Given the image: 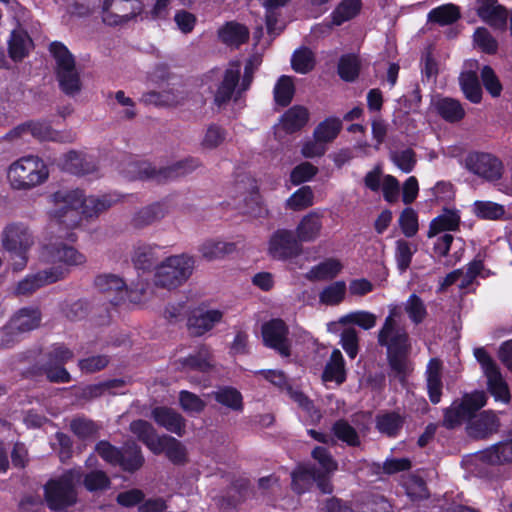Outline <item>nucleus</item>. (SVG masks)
<instances>
[{"label":"nucleus","instance_id":"1","mask_svg":"<svg viewBox=\"0 0 512 512\" xmlns=\"http://www.w3.org/2000/svg\"><path fill=\"white\" fill-rule=\"evenodd\" d=\"M55 207L51 211V228L54 225L73 229L80 223L79 209L86 217H94L105 212L121 200L118 193L85 197L81 190L58 191L53 195Z\"/></svg>","mask_w":512,"mask_h":512},{"label":"nucleus","instance_id":"2","mask_svg":"<svg viewBox=\"0 0 512 512\" xmlns=\"http://www.w3.org/2000/svg\"><path fill=\"white\" fill-rule=\"evenodd\" d=\"M487 401L483 391H475L463 396L461 402H454L445 412L443 425L449 429L456 427L465 420H469L467 433L474 439H484L496 432L499 426L498 418L492 411H484L479 415L474 414L480 410Z\"/></svg>","mask_w":512,"mask_h":512},{"label":"nucleus","instance_id":"3","mask_svg":"<svg viewBox=\"0 0 512 512\" xmlns=\"http://www.w3.org/2000/svg\"><path fill=\"white\" fill-rule=\"evenodd\" d=\"M378 343L386 347L389 366L398 376H404L409 371L408 355L411 349L409 335L406 329L398 323L385 319L378 332Z\"/></svg>","mask_w":512,"mask_h":512},{"label":"nucleus","instance_id":"4","mask_svg":"<svg viewBox=\"0 0 512 512\" xmlns=\"http://www.w3.org/2000/svg\"><path fill=\"white\" fill-rule=\"evenodd\" d=\"M49 51L55 60V74L61 91L68 96L79 94L82 81L73 54L58 41L50 44Z\"/></svg>","mask_w":512,"mask_h":512},{"label":"nucleus","instance_id":"5","mask_svg":"<svg viewBox=\"0 0 512 512\" xmlns=\"http://www.w3.org/2000/svg\"><path fill=\"white\" fill-rule=\"evenodd\" d=\"M81 479L77 470H69L61 477L50 480L44 487L47 506L57 512H65L76 503L75 484Z\"/></svg>","mask_w":512,"mask_h":512},{"label":"nucleus","instance_id":"6","mask_svg":"<svg viewBox=\"0 0 512 512\" xmlns=\"http://www.w3.org/2000/svg\"><path fill=\"white\" fill-rule=\"evenodd\" d=\"M35 243L31 229L22 222L8 223L1 232V244L4 250L18 257L14 262V270H22L28 260L27 253Z\"/></svg>","mask_w":512,"mask_h":512},{"label":"nucleus","instance_id":"7","mask_svg":"<svg viewBox=\"0 0 512 512\" xmlns=\"http://www.w3.org/2000/svg\"><path fill=\"white\" fill-rule=\"evenodd\" d=\"M194 264V259L184 254L166 258L156 268L155 285L166 289L181 286L192 275Z\"/></svg>","mask_w":512,"mask_h":512},{"label":"nucleus","instance_id":"8","mask_svg":"<svg viewBox=\"0 0 512 512\" xmlns=\"http://www.w3.org/2000/svg\"><path fill=\"white\" fill-rule=\"evenodd\" d=\"M48 177L45 163L38 157L26 156L14 162L8 171V179L15 189H30L43 183Z\"/></svg>","mask_w":512,"mask_h":512},{"label":"nucleus","instance_id":"9","mask_svg":"<svg viewBox=\"0 0 512 512\" xmlns=\"http://www.w3.org/2000/svg\"><path fill=\"white\" fill-rule=\"evenodd\" d=\"M41 313L38 308L25 307L18 310L1 329V346H12L24 333L40 325Z\"/></svg>","mask_w":512,"mask_h":512},{"label":"nucleus","instance_id":"10","mask_svg":"<svg viewBox=\"0 0 512 512\" xmlns=\"http://www.w3.org/2000/svg\"><path fill=\"white\" fill-rule=\"evenodd\" d=\"M241 63L240 61H231L224 74L221 83L219 84L215 93L214 101L218 106L228 103L236 88V93L240 95L242 92L247 91L253 81V73L244 71V75L240 82Z\"/></svg>","mask_w":512,"mask_h":512},{"label":"nucleus","instance_id":"11","mask_svg":"<svg viewBox=\"0 0 512 512\" xmlns=\"http://www.w3.org/2000/svg\"><path fill=\"white\" fill-rule=\"evenodd\" d=\"M464 166L469 172L490 183L499 181L504 172L502 161L485 152L469 153L464 159Z\"/></svg>","mask_w":512,"mask_h":512},{"label":"nucleus","instance_id":"12","mask_svg":"<svg viewBox=\"0 0 512 512\" xmlns=\"http://www.w3.org/2000/svg\"><path fill=\"white\" fill-rule=\"evenodd\" d=\"M143 11L140 0H103L102 20L109 26L123 25Z\"/></svg>","mask_w":512,"mask_h":512},{"label":"nucleus","instance_id":"13","mask_svg":"<svg viewBox=\"0 0 512 512\" xmlns=\"http://www.w3.org/2000/svg\"><path fill=\"white\" fill-rule=\"evenodd\" d=\"M32 136L40 141H54L71 143L75 140V134L71 131L60 132L53 130L50 125L42 122H28L15 127L7 134L10 140Z\"/></svg>","mask_w":512,"mask_h":512},{"label":"nucleus","instance_id":"14","mask_svg":"<svg viewBox=\"0 0 512 512\" xmlns=\"http://www.w3.org/2000/svg\"><path fill=\"white\" fill-rule=\"evenodd\" d=\"M67 274L68 269L62 266H53L33 274H28L24 279L18 282L15 288V294L22 296L30 295L44 286L64 279Z\"/></svg>","mask_w":512,"mask_h":512},{"label":"nucleus","instance_id":"15","mask_svg":"<svg viewBox=\"0 0 512 512\" xmlns=\"http://www.w3.org/2000/svg\"><path fill=\"white\" fill-rule=\"evenodd\" d=\"M73 358V352L63 344H54L47 354V362L43 365V371L51 382L67 383L70 374L63 367Z\"/></svg>","mask_w":512,"mask_h":512},{"label":"nucleus","instance_id":"16","mask_svg":"<svg viewBox=\"0 0 512 512\" xmlns=\"http://www.w3.org/2000/svg\"><path fill=\"white\" fill-rule=\"evenodd\" d=\"M301 251V242L291 230L278 229L269 239L268 253L274 259L292 258L298 256Z\"/></svg>","mask_w":512,"mask_h":512},{"label":"nucleus","instance_id":"17","mask_svg":"<svg viewBox=\"0 0 512 512\" xmlns=\"http://www.w3.org/2000/svg\"><path fill=\"white\" fill-rule=\"evenodd\" d=\"M262 335L266 346L275 349L283 357L290 356L288 327L283 320L273 319L265 323L262 327Z\"/></svg>","mask_w":512,"mask_h":512},{"label":"nucleus","instance_id":"18","mask_svg":"<svg viewBox=\"0 0 512 512\" xmlns=\"http://www.w3.org/2000/svg\"><path fill=\"white\" fill-rule=\"evenodd\" d=\"M42 258L47 263H63L77 266L85 263L86 257L74 247L63 243H50L43 248Z\"/></svg>","mask_w":512,"mask_h":512},{"label":"nucleus","instance_id":"19","mask_svg":"<svg viewBox=\"0 0 512 512\" xmlns=\"http://www.w3.org/2000/svg\"><path fill=\"white\" fill-rule=\"evenodd\" d=\"M95 285L112 305L124 301L128 293L126 284L116 275H100L96 278Z\"/></svg>","mask_w":512,"mask_h":512},{"label":"nucleus","instance_id":"20","mask_svg":"<svg viewBox=\"0 0 512 512\" xmlns=\"http://www.w3.org/2000/svg\"><path fill=\"white\" fill-rule=\"evenodd\" d=\"M120 172L128 180H152L158 182V168L147 161L127 158L121 163Z\"/></svg>","mask_w":512,"mask_h":512},{"label":"nucleus","instance_id":"21","mask_svg":"<svg viewBox=\"0 0 512 512\" xmlns=\"http://www.w3.org/2000/svg\"><path fill=\"white\" fill-rule=\"evenodd\" d=\"M475 9L477 15L493 27H503L507 21L506 9L497 0H477Z\"/></svg>","mask_w":512,"mask_h":512},{"label":"nucleus","instance_id":"22","mask_svg":"<svg viewBox=\"0 0 512 512\" xmlns=\"http://www.w3.org/2000/svg\"><path fill=\"white\" fill-rule=\"evenodd\" d=\"M152 418L167 431L181 437L185 433L186 421L181 414L168 407H156L152 410Z\"/></svg>","mask_w":512,"mask_h":512},{"label":"nucleus","instance_id":"23","mask_svg":"<svg viewBox=\"0 0 512 512\" xmlns=\"http://www.w3.org/2000/svg\"><path fill=\"white\" fill-rule=\"evenodd\" d=\"M130 431L154 454H161L162 436H159L151 423L145 420H135L130 423Z\"/></svg>","mask_w":512,"mask_h":512},{"label":"nucleus","instance_id":"24","mask_svg":"<svg viewBox=\"0 0 512 512\" xmlns=\"http://www.w3.org/2000/svg\"><path fill=\"white\" fill-rule=\"evenodd\" d=\"M223 311L210 309L193 314L188 319V328L196 336H201L210 331L215 325L223 319Z\"/></svg>","mask_w":512,"mask_h":512},{"label":"nucleus","instance_id":"25","mask_svg":"<svg viewBox=\"0 0 512 512\" xmlns=\"http://www.w3.org/2000/svg\"><path fill=\"white\" fill-rule=\"evenodd\" d=\"M201 165L200 161L196 158L189 157L177 161L166 167L158 168V183L174 180L178 177L185 176Z\"/></svg>","mask_w":512,"mask_h":512},{"label":"nucleus","instance_id":"26","mask_svg":"<svg viewBox=\"0 0 512 512\" xmlns=\"http://www.w3.org/2000/svg\"><path fill=\"white\" fill-rule=\"evenodd\" d=\"M322 230V215L318 212H310L299 222L296 232L300 242H312L316 240Z\"/></svg>","mask_w":512,"mask_h":512},{"label":"nucleus","instance_id":"27","mask_svg":"<svg viewBox=\"0 0 512 512\" xmlns=\"http://www.w3.org/2000/svg\"><path fill=\"white\" fill-rule=\"evenodd\" d=\"M167 208L164 204L153 203L138 210L132 217L131 223L135 228L150 226L165 217Z\"/></svg>","mask_w":512,"mask_h":512},{"label":"nucleus","instance_id":"28","mask_svg":"<svg viewBox=\"0 0 512 512\" xmlns=\"http://www.w3.org/2000/svg\"><path fill=\"white\" fill-rule=\"evenodd\" d=\"M459 223L460 215L458 212L446 209L442 214L431 221L427 236L428 238H432L443 232L457 230Z\"/></svg>","mask_w":512,"mask_h":512},{"label":"nucleus","instance_id":"29","mask_svg":"<svg viewBox=\"0 0 512 512\" xmlns=\"http://www.w3.org/2000/svg\"><path fill=\"white\" fill-rule=\"evenodd\" d=\"M9 56L13 61L25 58L33 46L30 36L24 30H13L10 36Z\"/></svg>","mask_w":512,"mask_h":512},{"label":"nucleus","instance_id":"30","mask_svg":"<svg viewBox=\"0 0 512 512\" xmlns=\"http://www.w3.org/2000/svg\"><path fill=\"white\" fill-rule=\"evenodd\" d=\"M159 259L156 245L141 243L135 246L132 261L139 270H150Z\"/></svg>","mask_w":512,"mask_h":512},{"label":"nucleus","instance_id":"31","mask_svg":"<svg viewBox=\"0 0 512 512\" xmlns=\"http://www.w3.org/2000/svg\"><path fill=\"white\" fill-rule=\"evenodd\" d=\"M442 365L438 359H431L427 366V389L429 398L432 403L437 404L440 402L442 394V381H441Z\"/></svg>","mask_w":512,"mask_h":512},{"label":"nucleus","instance_id":"32","mask_svg":"<svg viewBox=\"0 0 512 512\" xmlns=\"http://www.w3.org/2000/svg\"><path fill=\"white\" fill-rule=\"evenodd\" d=\"M309 119V112L303 106H293L281 118V127L287 133H294L302 129Z\"/></svg>","mask_w":512,"mask_h":512},{"label":"nucleus","instance_id":"33","mask_svg":"<svg viewBox=\"0 0 512 512\" xmlns=\"http://www.w3.org/2000/svg\"><path fill=\"white\" fill-rule=\"evenodd\" d=\"M322 379L324 382H336L337 384H341L345 381V365L340 350L335 349L332 351L330 359L323 371Z\"/></svg>","mask_w":512,"mask_h":512},{"label":"nucleus","instance_id":"34","mask_svg":"<svg viewBox=\"0 0 512 512\" xmlns=\"http://www.w3.org/2000/svg\"><path fill=\"white\" fill-rule=\"evenodd\" d=\"M479 457L489 464H503L512 461V439L497 443L480 452Z\"/></svg>","mask_w":512,"mask_h":512},{"label":"nucleus","instance_id":"35","mask_svg":"<svg viewBox=\"0 0 512 512\" xmlns=\"http://www.w3.org/2000/svg\"><path fill=\"white\" fill-rule=\"evenodd\" d=\"M437 113L449 123H456L465 117V110L460 101L453 98H441L435 102Z\"/></svg>","mask_w":512,"mask_h":512},{"label":"nucleus","instance_id":"36","mask_svg":"<svg viewBox=\"0 0 512 512\" xmlns=\"http://www.w3.org/2000/svg\"><path fill=\"white\" fill-rule=\"evenodd\" d=\"M459 84L463 94L470 102L476 104L481 102L482 88L475 72H462L459 76Z\"/></svg>","mask_w":512,"mask_h":512},{"label":"nucleus","instance_id":"37","mask_svg":"<svg viewBox=\"0 0 512 512\" xmlns=\"http://www.w3.org/2000/svg\"><path fill=\"white\" fill-rule=\"evenodd\" d=\"M341 270L342 264L340 261L334 258H329L312 267L306 274V278L311 281L328 280L336 277Z\"/></svg>","mask_w":512,"mask_h":512},{"label":"nucleus","instance_id":"38","mask_svg":"<svg viewBox=\"0 0 512 512\" xmlns=\"http://www.w3.org/2000/svg\"><path fill=\"white\" fill-rule=\"evenodd\" d=\"M219 37L223 43L238 47L248 40L249 31L244 25L230 22L219 31Z\"/></svg>","mask_w":512,"mask_h":512},{"label":"nucleus","instance_id":"39","mask_svg":"<svg viewBox=\"0 0 512 512\" xmlns=\"http://www.w3.org/2000/svg\"><path fill=\"white\" fill-rule=\"evenodd\" d=\"M161 453L165 452L167 458L176 465H183L187 461L185 446L176 438L168 435H162Z\"/></svg>","mask_w":512,"mask_h":512},{"label":"nucleus","instance_id":"40","mask_svg":"<svg viewBox=\"0 0 512 512\" xmlns=\"http://www.w3.org/2000/svg\"><path fill=\"white\" fill-rule=\"evenodd\" d=\"M144 464V457L141 452V448L132 443L130 445H126L123 450H121L119 466L128 472H134L140 469Z\"/></svg>","mask_w":512,"mask_h":512},{"label":"nucleus","instance_id":"41","mask_svg":"<svg viewBox=\"0 0 512 512\" xmlns=\"http://www.w3.org/2000/svg\"><path fill=\"white\" fill-rule=\"evenodd\" d=\"M361 0H342L331 13V25L340 26L354 18L361 9Z\"/></svg>","mask_w":512,"mask_h":512},{"label":"nucleus","instance_id":"42","mask_svg":"<svg viewBox=\"0 0 512 512\" xmlns=\"http://www.w3.org/2000/svg\"><path fill=\"white\" fill-rule=\"evenodd\" d=\"M235 250L233 243L220 240H207L199 248L202 257L208 261L219 259Z\"/></svg>","mask_w":512,"mask_h":512},{"label":"nucleus","instance_id":"43","mask_svg":"<svg viewBox=\"0 0 512 512\" xmlns=\"http://www.w3.org/2000/svg\"><path fill=\"white\" fill-rule=\"evenodd\" d=\"M459 7L454 4H444L428 13V20L441 26L455 23L460 18Z\"/></svg>","mask_w":512,"mask_h":512},{"label":"nucleus","instance_id":"44","mask_svg":"<svg viewBox=\"0 0 512 512\" xmlns=\"http://www.w3.org/2000/svg\"><path fill=\"white\" fill-rule=\"evenodd\" d=\"M347 287L344 281L333 282L319 293V302L326 306L339 305L346 296Z\"/></svg>","mask_w":512,"mask_h":512},{"label":"nucleus","instance_id":"45","mask_svg":"<svg viewBox=\"0 0 512 512\" xmlns=\"http://www.w3.org/2000/svg\"><path fill=\"white\" fill-rule=\"evenodd\" d=\"M65 169L73 174L86 175L96 170L94 163L76 151H70L65 156Z\"/></svg>","mask_w":512,"mask_h":512},{"label":"nucleus","instance_id":"46","mask_svg":"<svg viewBox=\"0 0 512 512\" xmlns=\"http://www.w3.org/2000/svg\"><path fill=\"white\" fill-rule=\"evenodd\" d=\"M402 426L403 418L395 412L384 413L376 418V428L389 437H396Z\"/></svg>","mask_w":512,"mask_h":512},{"label":"nucleus","instance_id":"47","mask_svg":"<svg viewBox=\"0 0 512 512\" xmlns=\"http://www.w3.org/2000/svg\"><path fill=\"white\" fill-rule=\"evenodd\" d=\"M342 128L340 119L331 117L325 119L315 128L313 136L316 140L322 141L324 144L332 142L339 134Z\"/></svg>","mask_w":512,"mask_h":512},{"label":"nucleus","instance_id":"48","mask_svg":"<svg viewBox=\"0 0 512 512\" xmlns=\"http://www.w3.org/2000/svg\"><path fill=\"white\" fill-rule=\"evenodd\" d=\"M316 468L314 466H302L292 473V489L297 494L306 492L314 483Z\"/></svg>","mask_w":512,"mask_h":512},{"label":"nucleus","instance_id":"49","mask_svg":"<svg viewBox=\"0 0 512 512\" xmlns=\"http://www.w3.org/2000/svg\"><path fill=\"white\" fill-rule=\"evenodd\" d=\"M214 399L223 406L234 411L243 410V398L241 393L232 387H221L213 392Z\"/></svg>","mask_w":512,"mask_h":512},{"label":"nucleus","instance_id":"50","mask_svg":"<svg viewBox=\"0 0 512 512\" xmlns=\"http://www.w3.org/2000/svg\"><path fill=\"white\" fill-rule=\"evenodd\" d=\"M180 95L173 89H166L160 92L149 91L144 93L141 97V101L144 104H152L155 106H172L180 102Z\"/></svg>","mask_w":512,"mask_h":512},{"label":"nucleus","instance_id":"51","mask_svg":"<svg viewBox=\"0 0 512 512\" xmlns=\"http://www.w3.org/2000/svg\"><path fill=\"white\" fill-rule=\"evenodd\" d=\"M486 377L489 391L495 397V399L505 403L508 402L510 400L508 386L503 379L499 369L486 374Z\"/></svg>","mask_w":512,"mask_h":512},{"label":"nucleus","instance_id":"52","mask_svg":"<svg viewBox=\"0 0 512 512\" xmlns=\"http://www.w3.org/2000/svg\"><path fill=\"white\" fill-rule=\"evenodd\" d=\"M291 65L295 72L306 74L313 70L315 66V57L313 52L306 48L296 50L291 58Z\"/></svg>","mask_w":512,"mask_h":512},{"label":"nucleus","instance_id":"53","mask_svg":"<svg viewBox=\"0 0 512 512\" xmlns=\"http://www.w3.org/2000/svg\"><path fill=\"white\" fill-rule=\"evenodd\" d=\"M416 251L417 247L415 245L403 239L396 241L395 260L397 268L401 273L405 272L409 268L413 255Z\"/></svg>","mask_w":512,"mask_h":512},{"label":"nucleus","instance_id":"54","mask_svg":"<svg viewBox=\"0 0 512 512\" xmlns=\"http://www.w3.org/2000/svg\"><path fill=\"white\" fill-rule=\"evenodd\" d=\"M332 431L338 440L346 443L348 446L356 447L360 445L357 431L347 421H336L332 426Z\"/></svg>","mask_w":512,"mask_h":512},{"label":"nucleus","instance_id":"55","mask_svg":"<svg viewBox=\"0 0 512 512\" xmlns=\"http://www.w3.org/2000/svg\"><path fill=\"white\" fill-rule=\"evenodd\" d=\"M404 310L411 322L415 325L422 323L427 316V309L424 302L414 293L411 294L405 302Z\"/></svg>","mask_w":512,"mask_h":512},{"label":"nucleus","instance_id":"56","mask_svg":"<svg viewBox=\"0 0 512 512\" xmlns=\"http://www.w3.org/2000/svg\"><path fill=\"white\" fill-rule=\"evenodd\" d=\"M294 84L289 76H281L274 87V99L278 105L287 106L294 95Z\"/></svg>","mask_w":512,"mask_h":512},{"label":"nucleus","instance_id":"57","mask_svg":"<svg viewBox=\"0 0 512 512\" xmlns=\"http://www.w3.org/2000/svg\"><path fill=\"white\" fill-rule=\"evenodd\" d=\"M473 209L479 218L488 220L501 219L505 214L504 206L492 201H476Z\"/></svg>","mask_w":512,"mask_h":512},{"label":"nucleus","instance_id":"58","mask_svg":"<svg viewBox=\"0 0 512 512\" xmlns=\"http://www.w3.org/2000/svg\"><path fill=\"white\" fill-rule=\"evenodd\" d=\"M313 197L311 187L303 186L287 199L286 205L294 211L303 210L313 205Z\"/></svg>","mask_w":512,"mask_h":512},{"label":"nucleus","instance_id":"59","mask_svg":"<svg viewBox=\"0 0 512 512\" xmlns=\"http://www.w3.org/2000/svg\"><path fill=\"white\" fill-rule=\"evenodd\" d=\"M341 324H356L364 330L372 329L377 323L375 314L368 311H356L340 318Z\"/></svg>","mask_w":512,"mask_h":512},{"label":"nucleus","instance_id":"60","mask_svg":"<svg viewBox=\"0 0 512 512\" xmlns=\"http://www.w3.org/2000/svg\"><path fill=\"white\" fill-rule=\"evenodd\" d=\"M360 63L355 55L342 56L338 64V73L345 81H353L359 74Z\"/></svg>","mask_w":512,"mask_h":512},{"label":"nucleus","instance_id":"61","mask_svg":"<svg viewBox=\"0 0 512 512\" xmlns=\"http://www.w3.org/2000/svg\"><path fill=\"white\" fill-rule=\"evenodd\" d=\"M70 429L80 439L93 438L98 430L97 425L86 418H75L70 422Z\"/></svg>","mask_w":512,"mask_h":512},{"label":"nucleus","instance_id":"62","mask_svg":"<svg viewBox=\"0 0 512 512\" xmlns=\"http://www.w3.org/2000/svg\"><path fill=\"white\" fill-rule=\"evenodd\" d=\"M475 45L487 54H494L498 44L490 32L484 28H477L473 35Z\"/></svg>","mask_w":512,"mask_h":512},{"label":"nucleus","instance_id":"63","mask_svg":"<svg viewBox=\"0 0 512 512\" xmlns=\"http://www.w3.org/2000/svg\"><path fill=\"white\" fill-rule=\"evenodd\" d=\"M311 455L321 466L320 472L332 474L337 470L338 464L326 448L317 446L313 449Z\"/></svg>","mask_w":512,"mask_h":512},{"label":"nucleus","instance_id":"64","mask_svg":"<svg viewBox=\"0 0 512 512\" xmlns=\"http://www.w3.org/2000/svg\"><path fill=\"white\" fill-rule=\"evenodd\" d=\"M179 402H180L181 408L185 412L191 413V414L201 413L206 406L205 402L200 397H198L196 394L191 393L186 390H182L180 392Z\"/></svg>","mask_w":512,"mask_h":512}]
</instances>
